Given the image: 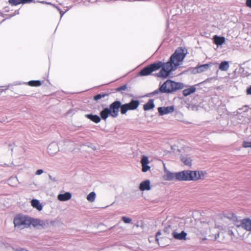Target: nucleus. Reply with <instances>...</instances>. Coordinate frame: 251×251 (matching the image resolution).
<instances>
[{
    "instance_id": "nucleus-1",
    "label": "nucleus",
    "mask_w": 251,
    "mask_h": 251,
    "mask_svg": "<svg viewBox=\"0 0 251 251\" xmlns=\"http://www.w3.org/2000/svg\"><path fill=\"white\" fill-rule=\"evenodd\" d=\"M185 56L184 50L181 49H178L171 55L168 62L162 63L161 61H158L151 64L143 69L140 72L139 74L142 76L148 75L161 68L157 76L160 77L166 78L169 75L171 72L176 70L177 67L182 63Z\"/></svg>"
},
{
    "instance_id": "nucleus-2",
    "label": "nucleus",
    "mask_w": 251,
    "mask_h": 251,
    "mask_svg": "<svg viewBox=\"0 0 251 251\" xmlns=\"http://www.w3.org/2000/svg\"><path fill=\"white\" fill-rule=\"evenodd\" d=\"M163 179L167 181H186V171L172 173L164 167Z\"/></svg>"
},
{
    "instance_id": "nucleus-3",
    "label": "nucleus",
    "mask_w": 251,
    "mask_h": 251,
    "mask_svg": "<svg viewBox=\"0 0 251 251\" xmlns=\"http://www.w3.org/2000/svg\"><path fill=\"white\" fill-rule=\"evenodd\" d=\"M181 88V84L170 80H167L160 87L162 93H169Z\"/></svg>"
},
{
    "instance_id": "nucleus-4",
    "label": "nucleus",
    "mask_w": 251,
    "mask_h": 251,
    "mask_svg": "<svg viewBox=\"0 0 251 251\" xmlns=\"http://www.w3.org/2000/svg\"><path fill=\"white\" fill-rule=\"evenodd\" d=\"M29 217L23 215H18L14 219V224L16 228L20 229L29 227Z\"/></svg>"
},
{
    "instance_id": "nucleus-5",
    "label": "nucleus",
    "mask_w": 251,
    "mask_h": 251,
    "mask_svg": "<svg viewBox=\"0 0 251 251\" xmlns=\"http://www.w3.org/2000/svg\"><path fill=\"white\" fill-rule=\"evenodd\" d=\"M206 173L203 171L186 170V181L197 180L203 179Z\"/></svg>"
},
{
    "instance_id": "nucleus-6",
    "label": "nucleus",
    "mask_w": 251,
    "mask_h": 251,
    "mask_svg": "<svg viewBox=\"0 0 251 251\" xmlns=\"http://www.w3.org/2000/svg\"><path fill=\"white\" fill-rule=\"evenodd\" d=\"M139 105V101L137 100H131L129 103L123 104L121 107V113L125 114L128 110H133L137 108Z\"/></svg>"
},
{
    "instance_id": "nucleus-7",
    "label": "nucleus",
    "mask_w": 251,
    "mask_h": 251,
    "mask_svg": "<svg viewBox=\"0 0 251 251\" xmlns=\"http://www.w3.org/2000/svg\"><path fill=\"white\" fill-rule=\"evenodd\" d=\"M122 103L121 101L116 100L112 103L108 108L111 113V116L113 118H116L119 115V109H121Z\"/></svg>"
},
{
    "instance_id": "nucleus-8",
    "label": "nucleus",
    "mask_w": 251,
    "mask_h": 251,
    "mask_svg": "<svg viewBox=\"0 0 251 251\" xmlns=\"http://www.w3.org/2000/svg\"><path fill=\"white\" fill-rule=\"evenodd\" d=\"M236 226L238 229L242 228L248 231L251 232V219L245 218L240 221V224H236Z\"/></svg>"
},
{
    "instance_id": "nucleus-9",
    "label": "nucleus",
    "mask_w": 251,
    "mask_h": 251,
    "mask_svg": "<svg viewBox=\"0 0 251 251\" xmlns=\"http://www.w3.org/2000/svg\"><path fill=\"white\" fill-rule=\"evenodd\" d=\"M28 220L29 226L32 225L34 227L39 228L40 227H43L45 225L43 221L38 219L29 217Z\"/></svg>"
},
{
    "instance_id": "nucleus-10",
    "label": "nucleus",
    "mask_w": 251,
    "mask_h": 251,
    "mask_svg": "<svg viewBox=\"0 0 251 251\" xmlns=\"http://www.w3.org/2000/svg\"><path fill=\"white\" fill-rule=\"evenodd\" d=\"M158 111L160 115H164L172 113L174 111V107L173 106L159 107Z\"/></svg>"
},
{
    "instance_id": "nucleus-11",
    "label": "nucleus",
    "mask_w": 251,
    "mask_h": 251,
    "mask_svg": "<svg viewBox=\"0 0 251 251\" xmlns=\"http://www.w3.org/2000/svg\"><path fill=\"white\" fill-rule=\"evenodd\" d=\"M59 151L58 145L54 142L50 143L48 148V152L51 156L54 155Z\"/></svg>"
},
{
    "instance_id": "nucleus-12",
    "label": "nucleus",
    "mask_w": 251,
    "mask_h": 251,
    "mask_svg": "<svg viewBox=\"0 0 251 251\" xmlns=\"http://www.w3.org/2000/svg\"><path fill=\"white\" fill-rule=\"evenodd\" d=\"M172 234L175 239L179 240H185L187 236V233L184 231H182L179 233L176 231H173Z\"/></svg>"
},
{
    "instance_id": "nucleus-13",
    "label": "nucleus",
    "mask_w": 251,
    "mask_h": 251,
    "mask_svg": "<svg viewBox=\"0 0 251 251\" xmlns=\"http://www.w3.org/2000/svg\"><path fill=\"white\" fill-rule=\"evenodd\" d=\"M210 66V65L209 64L201 65L195 68L193 70V72L194 73H200L204 72L207 70L209 68Z\"/></svg>"
},
{
    "instance_id": "nucleus-14",
    "label": "nucleus",
    "mask_w": 251,
    "mask_h": 251,
    "mask_svg": "<svg viewBox=\"0 0 251 251\" xmlns=\"http://www.w3.org/2000/svg\"><path fill=\"white\" fill-rule=\"evenodd\" d=\"M72 197V195L69 192H66L64 194H60L57 196V199L60 201H66L70 200Z\"/></svg>"
},
{
    "instance_id": "nucleus-15",
    "label": "nucleus",
    "mask_w": 251,
    "mask_h": 251,
    "mask_svg": "<svg viewBox=\"0 0 251 251\" xmlns=\"http://www.w3.org/2000/svg\"><path fill=\"white\" fill-rule=\"evenodd\" d=\"M141 191L150 190L151 189L150 181L149 180H146L142 182L139 186Z\"/></svg>"
},
{
    "instance_id": "nucleus-16",
    "label": "nucleus",
    "mask_w": 251,
    "mask_h": 251,
    "mask_svg": "<svg viewBox=\"0 0 251 251\" xmlns=\"http://www.w3.org/2000/svg\"><path fill=\"white\" fill-rule=\"evenodd\" d=\"M100 115L101 118L104 120H106L109 116H111V113L108 108H105L102 110L100 113Z\"/></svg>"
},
{
    "instance_id": "nucleus-17",
    "label": "nucleus",
    "mask_w": 251,
    "mask_h": 251,
    "mask_svg": "<svg viewBox=\"0 0 251 251\" xmlns=\"http://www.w3.org/2000/svg\"><path fill=\"white\" fill-rule=\"evenodd\" d=\"M225 42V38L223 37H219L215 35L214 37V42L217 46L223 45Z\"/></svg>"
},
{
    "instance_id": "nucleus-18",
    "label": "nucleus",
    "mask_w": 251,
    "mask_h": 251,
    "mask_svg": "<svg viewBox=\"0 0 251 251\" xmlns=\"http://www.w3.org/2000/svg\"><path fill=\"white\" fill-rule=\"evenodd\" d=\"M154 107L153 100L152 99H150L148 102L144 105V109L145 111L153 109Z\"/></svg>"
},
{
    "instance_id": "nucleus-19",
    "label": "nucleus",
    "mask_w": 251,
    "mask_h": 251,
    "mask_svg": "<svg viewBox=\"0 0 251 251\" xmlns=\"http://www.w3.org/2000/svg\"><path fill=\"white\" fill-rule=\"evenodd\" d=\"M229 67V65L228 62L224 61L220 63L219 69L222 71H226L228 69Z\"/></svg>"
},
{
    "instance_id": "nucleus-20",
    "label": "nucleus",
    "mask_w": 251,
    "mask_h": 251,
    "mask_svg": "<svg viewBox=\"0 0 251 251\" xmlns=\"http://www.w3.org/2000/svg\"><path fill=\"white\" fill-rule=\"evenodd\" d=\"M31 205L36 208L38 210L41 211L42 209V206L37 200H33L31 201Z\"/></svg>"
},
{
    "instance_id": "nucleus-21",
    "label": "nucleus",
    "mask_w": 251,
    "mask_h": 251,
    "mask_svg": "<svg viewBox=\"0 0 251 251\" xmlns=\"http://www.w3.org/2000/svg\"><path fill=\"white\" fill-rule=\"evenodd\" d=\"M86 117L95 123H98L100 121V117L96 115L87 114Z\"/></svg>"
},
{
    "instance_id": "nucleus-22",
    "label": "nucleus",
    "mask_w": 251,
    "mask_h": 251,
    "mask_svg": "<svg viewBox=\"0 0 251 251\" xmlns=\"http://www.w3.org/2000/svg\"><path fill=\"white\" fill-rule=\"evenodd\" d=\"M19 182L18 178L16 177H11L8 180V184L12 187L17 186Z\"/></svg>"
},
{
    "instance_id": "nucleus-23",
    "label": "nucleus",
    "mask_w": 251,
    "mask_h": 251,
    "mask_svg": "<svg viewBox=\"0 0 251 251\" xmlns=\"http://www.w3.org/2000/svg\"><path fill=\"white\" fill-rule=\"evenodd\" d=\"M196 88L194 87H191L189 88L184 89L183 91V94L184 96H188L192 93H194L196 91Z\"/></svg>"
},
{
    "instance_id": "nucleus-24",
    "label": "nucleus",
    "mask_w": 251,
    "mask_h": 251,
    "mask_svg": "<svg viewBox=\"0 0 251 251\" xmlns=\"http://www.w3.org/2000/svg\"><path fill=\"white\" fill-rule=\"evenodd\" d=\"M181 159L185 165L187 166H190L191 165L192 159L190 157L187 156H182Z\"/></svg>"
},
{
    "instance_id": "nucleus-25",
    "label": "nucleus",
    "mask_w": 251,
    "mask_h": 251,
    "mask_svg": "<svg viewBox=\"0 0 251 251\" xmlns=\"http://www.w3.org/2000/svg\"><path fill=\"white\" fill-rule=\"evenodd\" d=\"M96 198V194L94 192H92L88 194L87 197V200L90 202H93L95 201Z\"/></svg>"
},
{
    "instance_id": "nucleus-26",
    "label": "nucleus",
    "mask_w": 251,
    "mask_h": 251,
    "mask_svg": "<svg viewBox=\"0 0 251 251\" xmlns=\"http://www.w3.org/2000/svg\"><path fill=\"white\" fill-rule=\"evenodd\" d=\"M28 84L31 86H39L41 85V82L39 80H31L29 81Z\"/></svg>"
},
{
    "instance_id": "nucleus-27",
    "label": "nucleus",
    "mask_w": 251,
    "mask_h": 251,
    "mask_svg": "<svg viewBox=\"0 0 251 251\" xmlns=\"http://www.w3.org/2000/svg\"><path fill=\"white\" fill-rule=\"evenodd\" d=\"M141 164H148L149 163L148 157L146 156H143L141 159Z\"/></svg>"
},
{
    "instance_id": "nucleus-28",
    "label": "nucleus",
    "mask_w": 251,
    "mask_h": 251,
    "mask_svg": "<svg viewBox=\"0 0 251 251\" xmlns=\"http://www.w3.org/2000/svg\"><path fill=\"white\" fill-rule=\"evenodd\" d=\"M9 2L11 5H17L22 3V0H9Z\"/></svg>"
},
{
    "instance_id": "nucleus-29",
    "label": "nucleus",
    "mask_w": 251,
    "mask_h": 251,
    "mask_svg": "<svg viewBox=\"0 0 251 251\" xmlns=\"http://www.w3.org/2000/svg\"><path fill=\"white\" fill-rule=\"evenodd\" d=\"M107 95V94H98V95H97L96 96H95L94 98V99L95 100H98L102 98H104Z\"/></svg>"
},
{
    "instance_id": "nucleus-30",
    "label": "nucleus",
    "mask_w": 251,
    "mask_h": 251,
    "mask_svg": "<svg viewBox=\"0 0 251 251\" xmlns=\"http://www.w3.org/2000/svg\"><path fill=\"white\" fill-rule=\"evenodd\" d=\"M142 170L143 172H146L150 169V167L148 166V164H142Z\"/></svg>"
},
{
    "instance_id": "nucleus-31",
    "label": "nucleus",
    "mask_w": 251,
    "mask_h": 251,
    "mask_svg": "<svg viewBox=\"0 0 251 251\" xmlns=\"http://www.w3.org/2000/svg\"><path fill=\"white\" fill-rule=\"evenodd\" d=\"M227 234L230 236L231 239L232 240H233V239H234L235 238V235L234 234V233L232 230L229 229L227 231Z\"/></svg>"
},
{
    "instance_id": "nucleus-32",
    "label": "nucleus",
    "mask_w": 251,
    "mask_h": 251,
    "mask_svg": "<svg viewBox=\"0 0 251 251\" xmlns=\"http://www.w3.org/2000/svg\"><path fill=\"white\" fill-rule=\"evenodd\" d=\"M243 146L244 148H251V142H244L243 143Z\"/></svg>"
},
{
    "instance_id": "nucleus-33",
    "label": "nucleus",
    "mask_w": 251,
    "mask_h": 251,
    "mask_svg": "<svg viewBox=\"0 0 251 251\" xmlns=\"http://www.w3.org/2000/svg\"><path fill=\"white\" fill-rule=\"evenodd\" d=\"M122 220L126 224L130 223L131 221V219L129 218H127L125 216L122 217Z\"/></svg>"
},
{
    "instance_id": "nucleus-34",
    "label": "nucleus",
    "mask_w": 251,
    "mask_h": 251,
    "mask_svg": "<svg viewBox=\"0 0 251 251\" xmlns=\"http://www.w3.org/2000/svg\"><path fill=\"white\" fill-rule=\"evenodd\" d=\"M126 89V85H123L117 89V90L118 91H120L122 90H125Z\"/></svg>"
},
{
    "instance_id": "nucleus-35",
    "label": "nucleus",
    "mask_w": 251,
    "mask_h": 251,
    "mask_svg": "<svg viewBox=\"0 0 251 251\" xmlns=\"http://www.w3.org/2000/svg\"><path fill=\"white\" fill-rule=\"evenodd\" d=\"M43 170H42V169H39L38 170L36 171V173H35V175H41L43 173Z\"/></svg>"
},
{
    "instance_id": "nucleus-36",
    "label": "nucleus",
    "mask_w": 251,
    "mask_h": 251,
    "mask_svg": "<svg viewBox=\"0 0 251 251\" xmlns=\"http://www.w3.org/2000/svg\"><path fill=\"white\" fill-rule=\"evenodd\" d=\"M247 94L251 95V85L247 89Z\"/></svg>"
},
{
    "instance_id": "nucleus-37",
    "label": "nucleus",
    "mask_w": 251,
    "mask_h": 251,
    "mask_svg": "<svg viewBox=\"0 0 251 251\" xmlns=\"http://www.w3.org/2000/svg\"><path fill=\"white\" fill-rule=\"evenodd\" d=\"M246 5L251 8V0H246Z\"/></svg>"
},
{
    "instance_id": "nucleus-38",
    "label": "nucleus",
    "mask_w": 251,
    "mask_h": 251,
    "mask_svg": "<svg viewBox=\"0 0 251 251\" xmlns=\"http://www.w3.org/2000/svg\"><path fill=\"white\" fill-rule=\"evenodd\" d=\"M33 0H22V3H26L32 1Z\"/></svg>"
},
{
    "instance_id": "nucleus-39",
    "label": "nucleus",
    "mask_w": 251,
    "mask_h": 251,
    "mask_svg": "<svg viewBox=\"0 0 251 251\" xmlns=\"http://www.w3.org/2000/svg\"><path fill=\"white\" fill-rule=\"evenodd\" d=\"M49 177L50 179L52 181H56V178L55 177H52L50 175L49 176Z\"/></svg>"
},
{
    "instance_id": "nucleus-40",
    "label": "nucleus",
    "mask_w": 251,
    "mask_h": 251,
    "mask_svg": "<svg viewBox=\"0 0 251 251\" xmlns=\"http://www.w3.org/2000/svg\"><path fill=\"white\" fill-rule=\"evenodd\" d=\"M161 235V232H160V231H158V232L156 233V240L157 241H158V238H157V237H158V236H159V235Z\"/></svg>"
},
{
    "instance_id": "nucleus-41",
    "label": "nucleus",
    "mask_w": 251,
    "mask_h": 251,
    "mask_svg": "<svg viewBox=\"0 0 251 251\" xmlns=\"http://www.w3.org/2000/svg\"><path fill=\"white\" fill-rule=\"evenodd\" d=\"M170 228V226H169L168 227H166L164 229V231L166 232H169V230Z\"/></svg>"
},
{
    "instance_id": "nucleus-42",
    "label": "nucleus",
    "mask_w": 251,
    "mask_h": 251,
    "mask_svg": "<svg viewBox=\"0 0 251 251\" xmlns=\"http://www.w3.org/2000/svg\"><path fill=\"white\" fill-rule=\"evenodd\" d=\"M17 251H28L24 249H17Z\"/></svg>"
},
{
    "instance_id": "nucleus-43",
    "label": "nucleus",
    "mask_w": 251,
    "mask_h": 251,
    "mask_svg": "<svg viewBox=\"0 0 251 251\" xmlns=\"http://www.w3.org/2000/svg\"><path fill=\"white\" fill-rule=\"evenodd\" d=\"M60 13L61 14V18H62V16L65 13V12H62L61 11H60Z\"/></svg>"
},
{
    "instance_id": "nucleus-44",
    "label": "nucleus",
    "mask_w": 251,
    "mask_h": 251,
    "mask_svg": "<svg viewBox=\"0 0 251 251\" xmlns=\"http://www.w3.org/2000/svg\"><path fill=\"white\" fill-rule=\"evenodd\" d=\"M232 219H233V220H237V217L233 215L232 216Z\"/></svg>"
},
{
    "instance_id": "nucleus-45",
    "label": "nucleus",
    "mask_w": 251,
    "mask_h": 251,
    "mask_svg": "<svg viewBox=\"0 0 251 251\" xmlns=\"http://www.w3.org/2000/svg\"><path fill=\"white\" fill-rule=\"evenodd\" d=\"M157 93V91H154V94H156Z\"/></svg>"
}]
</instances>
